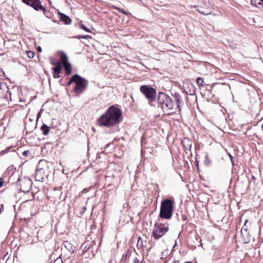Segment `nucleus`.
<instances>
[{"label": "nucleus", "mask_w": 263, "mask_h": 263, "mask_svg": "<svg viewBox=\"0 0 263 263\" xmlns=\"http://www.w3.org/2000/svg\"><path fill=\"white\" fill-rule=\"evenodd\" d=\"M29 154L30 155L31 154V153H30L29 151H24V152H23V156H28Z\"/></svg>", "instance_id": "473e14b6"}, {"label": "nucleus", "mask_w": 263, "mask_h": 263, "mask_svg": "<svg viewBox=\"0 0 263 263\" xmlns=\"http://www.w3.org/2000/svg\"><path fill=\"white\" fill-rule=\"evenodd\" d=\"M173 263H179V262L178 260H175Z\"/></svg>", "instance_id": "ea45409f"}, {"label": "nucleus", "mask_w": 263, "mask_h": 263, "mask_svg": "<svg viewBox=\"0 0 263 263\" xmlns=\"http://www.w3.org/2000/svg\"><path fill=\"white\" fill-rule=\"evenodd\" d=\"M22 2L31 7H33V0H22Z\"/></svg>", "instance_id": "4be33fe9"}, {"label": "nucleus", "mask_w": 263, "mask_h": 263, "mask_svg": "<svg viewBox=\"0 0 263 263\" xmlns=\"http://www.w3.org/2000/svg\"><path fill=\"white\" fill-rule=\"evenodd\" d=\"M137 246L138 248H141L143 246V241L140 237L138 238Z\"/></svg>", "instance_id": "b1692460"}, {"label": "nucleus", "mask_w": 263, "mask_h": 263, "mask_svg": "<svg viewBox=\"0 0 263 263\" xmlns=\"http://www.w3.org/2000/svg\"><path fill=\"white\" fill-rule=\"evenodd\" d=\"M29 120H30V121H32V119H31L30 118H29Z\"/></svg>", "instance_id": "c03bdc74"}, {"label": "nucleus", "mask_w": 263, "mask_h": 263, "mask_svg": "<svg viewBox=\"0 0 263 263\" xmlns=\"http://www.w3.org/2000/svg\"><path fill=\"white\" fill-rule=\"evenodd\" d=\"M60 58L63 64L69 63L68 61V57L65 53L61 52L60 54Z\"/></svg>", "instance_id": "6ab92c4d"}, {"label": "nucleus", "mask_w": 263, "mask_h": 263, "mask_svg": "<svg viewBox=\"0 0 263 263\" xmlns=\"http://www.w3.org/2000/svg\"><path fill=\"white\" fill-rule=\"evenodd\" d=\"M4 184V179L3 178H0V187L3 186Z\"/></svg>", "instance_id": "c9c22d12"}, {"label": "nucleus", "mask_w": 263, "mask_h": 263, "mask_svg": "<svg viewBox=\"0 0 263 263\" xmlns=\"http://www.w3.org/2000/svg\"><path fill=\"white\" fill-rule=\"evenodd\" d=\"M44 170L43 168H37L35 171V180L37 181H43L45 178Z\"/></svg>", "instance_id": "1a4fd4ad"}, {"label": "nucleus", "mask_w": 263, "mask_h": 263, "mask_svg": "<svg viewBox=\"0 0 263 263\" xmlns=\"http://www.w3.org/2000/svg\"><path fill=\"white\" fill-rule=\"evenodd\" d=\"M211 160L210 159H209L208 155H206L205 156V160H204V164L206 165V166H209L210 164H211Z\"/></svg>", "instance_id": "5701e85b"}, {"label": "nucleus", "mask_w": 263, "mask_h": 263, "mask_svg": "<svg viewBox=\"0 0 263 263\" xmlns=\"http://www.w3.org/2000/svg\"><path fill=\"white\" fill-rule=\"evenodd\" d=\"M174 209V202L170 199H166L161 201L160 217L170 219L171 218Z\"/></svg>", "instance_id": "20e7f679"}, {"label": "nucleus", "mask_w": 263, "mask_h": 263, "mask_svg": "<svg viewBox=\"0 0 263 263\" xmlns=\"http://www.w3.org/2000/svg\"><path fill=\"white\" fill-rule=\"evenodd\" d=\"M196 82H197V83L199 85V86H203L204 80L202 78L198 77L197 79Z\"/></svg>", "instance_id": "412c9836"}, {"label": "nucleus", "mask_w": 263, "mask_h": 263, "mask_svg": "<svg viewBox=\"0 0 263 263\" xmlns=\"http://www.w3.org/2000/svg\"><path fill=\"white\" fill-rule=\"evenodd\" d=\"M198 11H199L200 13H201V14H204V15H208V14H210L211 13V12H205V11H203V10H199V9H198Z\"/></svg>", "instance_id": "2f4dec72"}, {"label": "nucleus", "mask_w": 263, "mask_h": 263, "mask_svg": "<svg viewBox=\"0 0 263 263\" xmlns=\"http://www.w3.org/2000/svg\"><path fill=\"white\" fill-rule=\"evenodd\" d=\"M41 114V110L37 114V121L38 120L40 116V115Z\"/></svg>", "instance_id": "58836bf2"}, {"label": "nucleus", "mask_w": 263, "mask_h": 263, "mask_svg": "<svg viewBox=\"0 0 263 263\" xmlns=\"http://www.w3.org/2000/svg\"><path fill=\"white\" fill-rule=\"evenodd\" d=\"M57 62H55L53 60L51 61V63H57Z\"/></svg>", "instance_id": "a19ab883"}, {"label": "nucleus", "mask_w": 263, "mask_h": 263, "mask_svg": "<svg viewBox=\"0 0 263 263\" xmlns=\"http://www.w3.org/2000/svg\"><path fill=\"white\" fill-rule=\"evenodd\" d=\"M52 64L55 65V67L53 68L54 72H56L57 73H60L62 69L61 63L60 62L55 63H52Z\"/></svg>", "instance_id": "f3484780"}, {"label": "nucleus", "mask_w": 263, "mask_h": 263, "mask_svg": "<svg viewBox=\"0 0 263 263\" xmlns=\"http://www.w3.org/2000/svg\"><path fill=\"white\" fill-rule=\"evenodd\" d=\"M174 98L176 100V102L177 104V107L179 109V111H180V104L181 102V96L178 93H175L174 95Z\"/></svg>", "instance_id": "dca6fc26"}, {"label": "nucleus", "mask_w": 263, "mask_h": 263, "mask_svg": "<svg viewBox=\"0 0 263 263\" xmlns=\"http://www.w3.org/2000/svg\"><path fill=\"white\" fill-rule=\"evenodd\" d=\"M140 90L148 100L149 104L153 105V103L155 102L156 99V90L148 85H142L140 88Z\"/></svg>", "instance_id": "39448f33"}, {"label": "nucleus", "mask_w": 263, "mask_h": 263, "mask_svg": "<svg viewBox=\"0 0 263 263\" xmlns=\"http://www.w3.org/2000/svg\"><path fill=\"white\" fill-rule=\"evenodd\" d=\"M167 224H164L156 222L154 226L152 236L155 239H158L164 235L168 231Z\"/></svg>", "instance_id": "423d86ee"}, {"label": "nucleus", "mask_w": 263, "mask_h": 263, "mask_svg": "<svg viewBox=\"0 0 263 263\" xmlns=\"http://www.w3.org/2000/svg\"><path fill=\"white\" fill-rule=\"evenodd\" d=\"M134 262L135 263H138L139 262V260L137 258H135L134 260Z\"/></svg>", "instance_id": "4c0bfd02"}, {"label": "nucleus", "mask_w": 263, "mask_h": 263, "mask_svg": "<svg viewBox=\"0 0 263 263\" xmlns=\"http://www.w3.org/2000/svg\"><path fill=\"white\" fill-rule=\"evenodd\" d=\"M11 148V147H7L6 149L5 150H3L2 151L1 153L2 154H6V153H7L8 152H9V151L10 149V148Z\"/></svg>", "instance_id": "c85d7f7f"}, {"label": "nucleus", "mask_w": 263, "mask_h": 263, "mask_svg": "<svg viewBox=\"0 0 263 263\" xmlns=\"http://www.w3.org/2000/svg\"><path fill=\"white\" fill-rule=\"evenodd\" d=\"M81 28L83 29V30H85L87 32H90V30L87 28L85 26H84L83 24L81 25Z\"/></svg>", "instance_id": "cd10ccee"}, {"label": "nucleus", "mask_w": 263, "mask_h": 263, "mask_svg": "<svg viewBox=\"0 0 263 263\" xmlns=\"http://www.w3.org/2000/svg\"><path fill=\"white\" fill-rule=\"evenodd\" d=\"M78 38L87 39L88 38H90V36L88 35H86L79 36L78 37Z\"/></svg>", "instance_id": "c756f323"}, {"label": "nucleus", "mask_w": 263, "mask_h": 263, "mask_svg": "<svg viewBox=\"0 0 263 263\" xmlns=\"http://www.w3.org/2000/svg\"><path fill=\"white\" fill-rule=\"evenodd\" d=\"M37 50L38 52H41L42 51V47L41 46H38L36 47Z\"/></svg>", "instance_id": "e433bc0d"}, {"label": "nucleus", "mask_w": 263, "mask_h": 263, "mask_svg": "<svg viewBox=\"0 0 263 263\" xmlns=\"http://www.w3.org/2000/svg\"><path fill=\"white\" fill-rule=\"evenodd\" d=\"M26 54L29 59L33 58V51L31 50L26 51Z\"/></svg>", "instance_id": "393cba45"}, {"label": "nucleus", "mask_w": 263, "mask_h": 263, "mask_svg": "<svg viewBox=\"0 0 263 263\" xmlns=\"http://www.w3.org/2000/svg\"><path fill=\"white\" fill-rule=\"evenodd\" d=\"M1 70V69H0V71Z\"/></svg>", "instance_id": "8fccbe9b"}, {"label": "nucleus", "mask_w": 263, "mask_h": 263, "mask_svg": "<svg viewBox=\"0 0 263 263\" xmlns=\"http://www.w3.org/2000/svg\"><path fill=\"white\" fill-rule=\"evenodd\" d=\"M157 103L164 112H168V114H172L171 111L174 107V104L171 98L166 94L160 92L157 98Z\"/></svg>", "instance_id": "7ed1b4c3"}, {"label": "nucleus", "mask_w": 263, "mask_h": 263, "mask_svg": "<svg viewBox=\"0 0 263 263\" xmlns=\"http://www.w3.org/2000/svg\"><path fill=\"white\" fill-rule=\"evenodd\" d=\"M261 129H262V132H263V124H262V126H261Z\"/></svg>", "instance_id": "79ce46f5"}, {"label": "nucleus", "mask_w": 263, "mask_h": 263, "mask_svg": "<svg viewBox=\"0 0 263 263\" xmlns=\"http://www.w3.org/2000/svg\"><path fill=\"white\" fill-rule=\"evenodd\" d=\"M176 244H177V242L176 241V242H175V245H174V247H175V246L176 245Z\"/></svg>", "instance_id": "37998d69"}, {"label": "nucleus", "mask_w": 263, "mask_h": 263, "mask_svg": "<svg viewBox=\"0 0 263 263\" xmlns=\"http://www.w3.org/2000/svg\"><path fill=\"white\" fill-rule=\"evenodd\" d=\"M187 142L189 144L187 145V146L184 145L185 149H187L189 148L190 149L191 147V144L190 143V142L187 138H184V140L182 141L183 144H184L185 142Z\"/></svg>", "instance_id": "aec40b11"}, {"label": "nucleus", "mask_w": 263, "mask_h": 263, "mask_svg": "<svg viewBox=\"0 0 263 263\" xmlns=\"http://www.w3.org/2000/svg\"><path fill=\"white\" fill-rule=\"evenodd\" d=\"M63 66L66 72V74L67 76L70 75L71 73V65L69 63H63Z\"/></svg>", "instance_id": "2eb2a0df"}, {"label": "nucleus", "mask_w": 263, "mask_h": 263, "mask_svg": "<svg viewBox=\"0 0 263 263\" xmlns=\"http://www.w3.org/2000/svg\"><path fill=\"white\" fill-rule=\"evenodd\" d=\"M248 221V220H246L244 226L241 230V237L244 244L248 243L251 240V235L248 232V228L246 227V223Z\"/></svg>", "instance_id": "0eeeda50"}, {"label": "nucleus", "mask_w": 263, "mask_h": 263, "mask_svg": "<svg viewBox=\"0 0 263 263\" xmlns=\"http://www.w3.org/2000/svg\"><path fill=\"white\" fill-rule=\"evenodd\" d=\"M86 210V206H84L82 208H81V210L80 211V214L82 215Z\"/></svg>", "instance_id": "7c9ffc66"}, {"label": "nucleus", "mask_w": 263, "mask_h": 263, "mask_svg": "<svg viewBox=\"0 0 263 263\" xmlns=\"http://www.w3.org/2000/svg\"><path fill=\"white\" fill-rule=\"evenodd\" d=\"M53 263H63L61 256H60L55 259Z\"/></svg>", "instance_id": "bb28decb"}, {"label": "nucleus", "mask_w": 263, "mask_h": 263, "mask_svg": "<svg viewBox=\"0 0 263 263\" xmlns=\"http://www.w3.org/2000/svg\"><path fill=\"white\" fill-rule=\"evenodd\" d=\"M63 246L70 253L72 254L74 251V247L69 241H65L63 242Z\"/></svg>", "instance_id": "9d476101"}, {"label": "nucleus", "mask_w": 263, "mask_h": 263, "mask_svg": "<svg viewBox=\"0 0 263 263\" xmlns=\"http://www.w3.org/2000/svg\"><path fill=\"white\" fill-rule=\"evenodd\" d=\"M32 184V182L31 179H25L22 181L20 184V190L23 192L27 193L31 189Z\"/></svg>", "instance_id": "6e6552de"}, {"label": "nucleus", "mask_w": 263, "mask_h": 263, "mask_svg": "<svg viewBox=\"0 0 263 263\" xmlns=\"http://www.w3.org/2000/svg\"><path fill=\"white\" fill-rule=\"evenodd\" d=\"M251 4L252 6L258 7H263V0H251Z\"/></svg>", "instance_id": "4468645a"}, {"label": "nucleus", "mask_w": 263, "mask_h": 263, "mask_svg": "<svg viewBox=\"0 0 263 263\" xmlns=\"http://www.w3.org/2000/svg\"><path fill=\"white\" fill-rule=\"evenodd\" d=\"M187 84L189 85L190 89L187 90L186 87L184 86V90L185 93L188 95H193L195 93V88L194 85L191 83H187Z\"/></svg>", "instance_id": "ddd939ff"}, {"label": "nucleus", "mask_w": 263, "mask_h": 263, "mask_svg": "<svg viewBox=\"0 0 263 263\" xmlns=\"http://www.w3.org/2000/svg\"><path fill=\"white\" fill-rule=\"evenodd\" d=\"M34 9L44 12L46 10L45 7L41 5L40 0H34Z\"/></svg>", "instance_id": "9b49d317"}, {"label": "nucleus", "mask_w": 263, "mask_h": 263, "mask_svg": "<svg viewBox=\"0 0 263 263\" xmlns=\"http://www.w3.org/2000/svg\"><path fill=\"white\" fill-rule=\"evenodd\" d=\"M0 206H2V208H3V206H4L3 204H1Z\"/></svg>", "instance_id": "a18cd8bd"}, {"label": "nucleus", "mask_w": 263, "mask_h": 263, "mask_svg": "<svg viewBox=\"0 0 263 263\" xmlns=\"http://www.w3.org/2000/svg\"><path fill=\"white\" fill-rule=\"evenodd\" d=\"M41 129L44 135H47L49 132V128L46 124H43L41 126Z\"/></svg>", "instance_id": "a211bd4d"}, {"label": "nucleus", "mask_w": 263, "mask_h": 263, "mask_svg": "<svg viewBox=\"0 0 263 263\" xmlns=\"http://www.w3.org/2000/svg\"><path fill=\"white\" fill-rule=\"evenodd\" d=\"M0 89H4L8 91V88L7 87L5 83H0Z\"/></svg>", "instance_id": "a878e982"}, {"label": "nucleus", "mask_w": 263, "mask_h": 263, "mask_svg": "<svg viewBox=\"0 0 263 263\" xmlns=\"http://www.w3.org/2000/svg\"><path fill=\"white\" fill-rule=\"evenodd\" d=\"M53 77L55 79L59 78L60 77V73H57L56 72H54Z\"/></svg>", "instance_id": "72a5a7b5"}, {"label": "nucleus", "mask_w": 263, "mask_h": 263, "mask_svg": "<svg viewBox=\"0 0 263 263\" xmlns=\"http://www.w3.org/2000/svg\"><path fill=\"white\" fill-rule=\"evenodd\" d=\"M73 83L76 84L73 91L77 95H79L82 93L86 89L88 85V81L81 77L78 74H75L73 76L70 78L67 84L68 85H70Z\"/></svg>", "instance_id": "f03ea898"}, {"label": "nucleus", "mask_w": 263, "mask_h": 263, "mask_svg": "<svg viewBox=\"0 0 263 263\" xmlns=\"http://www.w3.org/2000/svg\"><path fill=\"white\" fill-rule=\"evenodd\" d=\"M185 263H192L191 262H189V261H187V262H186Z\"/></svg>", "instance_id": "49530a36"}, {"label": "nucleus", "mask_w": 263, "mask_h": 263, "mask_svg": "<svg viewBox=\"0 0 263 263\" xmlns=\"http://www.w3.org/2000/svg\"><path fill=\"white\" fill-rule=\"evenodd\" d=\"M59 15L60 16V21L64 22L65 24L69 25L71 23V20L68 16L62 13H59Z\"/></svg>", "instance_id": "f8f14e48"}, {"label": "nucleus", "mask_w": 263, "mask_h": 263, "mask_svg": "<svg viewBox=\"0 0 263 263\" xmlns=\"http://www.w3.org/2000/svg\"><path fill=\"white\" fill-rule=\"evenodd\" d=\"M31 193L33 195V192H31Z\"/></svg>", "instance_id": "09e8293b"}, {"label": "nucleus", "mask_w": 263, "mask_h": 263, "mask_svg": "<svg viewBox=\"0 0 263 263\" xmlns=\"http://www.w3.org/2000/svg\"><path fill=\"white\" fill-rule=\"evenodd\" d=\"M121 115V110L111 105L97 119V123L100 126L111 127L120 122Z\"/></svg>", "instance_id": "f257e3e1"}, {"label": "nucleus", "mask_w": 263, "mask_h": 263, "mask_svg": "<svg viewBox=\"0 0 263 263\" xmlns=\"http://www.w3.org/2000/svg\"><path fill=\"white\" fill-rule=\"evenodd\" d=\"M42 162V161H40L39 162V163H41Z\"/></svg>", "instance_id": "de8ad7c7"}, {"label": "nucleus", "mask_w": 263, "mask_h": 263, "mask_svg": "<svg viewBox=\"0 0 263 263\" xmlns=\"http://www.w3.org/2000/svg\"><path fill=\"white\" fill-rule=\"evenodd\" d=\"M119 10L120 11H121V12H122L123 13H124V14H126V15L128 14V12H127L126 11H125L124 10H123V9H120V8H119Z\"/></svg>", "instance_id": "f704fd0d"}]
</instances>
